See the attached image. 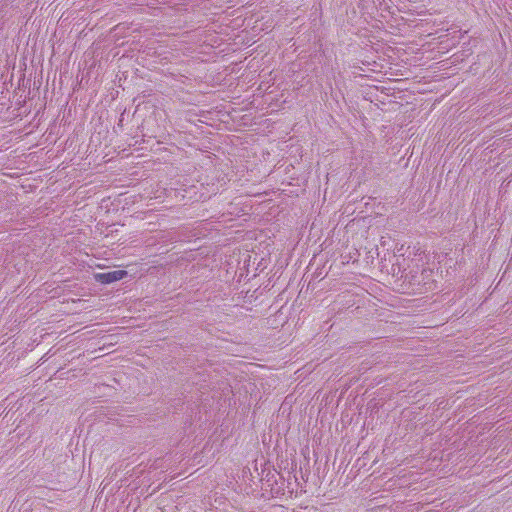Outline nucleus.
<instances>
[{
  "instance_id": "f257e3e1",
  "label": "nucleus",
  "mask_w": 512,
  "mask_h": 512,
  "mask_svg": "<svg viewBox=\"0 0 512 512\" xmlns=\"http://www.w3.org/2000/svg\"><path fill=\"white\" fill-rule=\"evenodd\" d=\"M127 275L125 270H114L110 272L95 274L96 281L102 284H110L123 279Z\"/></svg>"
}]
</instances>
